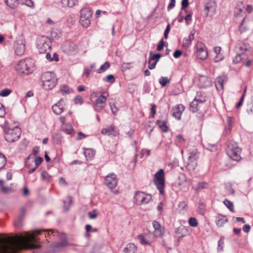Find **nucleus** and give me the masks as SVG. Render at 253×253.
I'll return each mask as SVG.
<instances>
[{"instance_id": "f257e3e1", "label": "nucleus", "mask_w": 253, "mask_h": 253, "mask_svg": "<svg viewBox=\"0 0 253 253\" xmlns=\"http://www.w3.org/2000/svg\"><path fill=\"white\" fill-rule=\"evenodd\" d=\"M37 239L27 233L25 236H17L14 242L8 238L0 240V253H16L22 249H38L41 248L36 244Z\"/></svg>"}, {"instance_id": "f03ea898", "label": "nucleus", "mask_w": 253, "mask_h": 253, "mask_svg": "<svg viewBox=\"0 0 253 253\" xmlns=\"http://www.w3.org/2000/svg\"><path fill=\"white\" fill-rule=\"evenodd\" d=\"M41 79L42 83V86L45 90L52 89L55 86L57 83V79L55 74L50 72L42 73Z\"/></svg>"}, {"instance_id": "7ed1b4c3", "label": "nucleus", "mask_w": 253, "mask_h": 253, "mask_svg": "<svg viewBox=\"0 0 253 253\" xmlns=\"http://www.w3.org/2000/svg\"><path fill=\"white\" fill-rule=\"evenodd\" d=\"M33 64V61L31 58H26L19 61L15 68L19 74L28 75L32 72Z\"/></svg>"}, {"instance_id": "20e7f679", "label": "nucleus", "mask_w": 253, "mask_h": 253, "mask_svg": "<svg viewBox=\"0 0 253 253\" xmlns=\"http://www.w3.org/2000/svg\"><path fill=\"white\" fill-rule=\"evenodd\" d=\"M241 151L236 143L231 142L228 145L226 153L231 159L238 162L241 159Z\"/></svg>"}, {"instance_id": "39448f33", "label": "nucleus", "mask_w": 253, "mask_h": 253, "mask_svg": "<svg viewBox=\"0 0 253 253\" xmlns=\"http://www.w3.org/2000/svg\"><path fill=\"white\" fill-rule=\"evenodd\" d=\"M154 182L157 188L159 190L161 195L165 194L164 188L165 186V173L163 169H160L154 175Z\"/></svg>"}, {"instance_id": "423d86ee", "label": "nucleus", "mask_w": 253, "mask_h": 253, "mask_svg": "<svg viewBox=\"0 0 253 253\" xmlns=\"http://www.w3.org/2000/svg\"><path fill=\"white\" fill-rule=\"evenodd\" d=\"M93 12L89 8H84L81 10L80 22L82 26L87 28L90 24Z\"/></svg>"}, {"instance_id": "0eeeda50", "label": "nucleus", "mask_w": 253, "mask_h": 253, "mask_svg": "<svg viewBox=\"0 0 253 253\" xmlns=\"http://www.w3.org/2000/svg\"><path fill=\"white\" fill-rule=\"evenodd\" d=\"M21 130L18 127H15L12 129H8L5 130L4 137L5 140L9 142H13L17 141L20 137Z\"/></svg>"}, {"instance_id": "6e6552de", "label": "nucleus", "mask_w": 253, "mask_h": 253, "mask_svg": "<svg viewBox=\"0 0 253 253\" xmlns=\"http://www.w3.org/2000/svg\"><path fill=\"white\" fill-rule=\"evenodd\" d=\"M61 241L51 243L49 248L50 251L53 253L59 252L62 251L68 245V240L65 235H62L60 237Z\"/></svg>"}, {"instance_id": "1a4fd4ad", "label": "nucleus", "mask_w": 253, "mask_h": 253, "mask_svg": "<svg viewBox=\"0 0 253 253\" xmlns=\"http://www.w3.org/2000/svg\"><path fill=\"white\" fill-rule=\"evenodd\" d=\"M134 200L138 205H146L152 200V196L143 192L136 191L134 194Z\"/></svg>"}, {"instance_id": "9d476101", "label": "nucleus", "mask_w": 253, "mask_h": 253, "mask_svg": "<svg viewBox=\"0 0 253 253\" xmlns=\"http://www.w3.org/2000/svg\"><path fill=\"white\" fill-rule=\"evenodd\" d=\"M37 47L40 53H43L50 50L51 44L45 37H42L37 41Z\"/></svg>"}, {"instance_id": "9b49d317", "label": "nucleus", "mask_w": 253, "mask_h": 253, "mask_svg": "<svg viewBox=\"0 0 253 253\" xmlns=\"http://www.w3.org/2000/svg\"><path fill=\"white\" fill-rule=\"evenodd\" d=\"M197 57L201 60L207 59L208 56V49L204 43L198 42L196 44Z\"/></svg>"}, {"instance_id": "f8f14e48", "label": "nucleus", "mask_w": 253, "mask_h": 253, "mask_svg": "<svg viewBox=\"0 0 253 253\" xmlns=\"http://www.w3.org/2000/svg\"><path fill=\"white\" fill-rule=\"evenodd\" d=\"M199 158V153L197 149L193 150L190 153L188 157V162L187 164V169L190 170H193L197 167V160Z\"/></svg>"}, {"instance_id": "ddd939ff", "label": "nucleus", "mask_w": 253, "mask_h": 253, "mask_svg": "<svg viewBox=\"0 0 253 253\" xmlns=\"http://www.w3.org/2000/svg\"><path fill=\"white\" fill-rule=\"evenodd\" d=\"M15 53L17 55H22L25 50L24 40L23 38L19 37L16 40L14 44Z\"/></svg>"}, {"instance_id": "4468645a", "label": "nucleus", "mask_w": 253, "mask_h": 253, "mask_svg": "<svg viewBox=\"0 0 253 253\" xmlns=\"http://www.w3.org/2000/svg\"><path fill=\"white\" fill-rule=\"evenodd\" d=\"M106 185L110 189H114L118 183V179L114 173L107 175L105 179Z\"/></svg>"}, {"instance_id": "2eb2a0df", "label": "nucleus", "mask_w": 253, "mask_h": 253, "mask_svg": "<svg viewBox=\"0 0 253 253\" xmlns=\"http://www.w3.org/2000/svg\"><path fill=\"white\" fill-rule=\"evenodd\" d=\"M105 92L102 93L98 98L96 100L94 104V110L98 112L102 109L104 107V104L106 103L107 98L105 96Z\"/></svg>"}, {"instance_id": "dca6fc26", "label": "nucleus", "mask_w": 253, "mask_h": 253, "mask_svg": "<svg viewBox=\"0 0 253 253\" xmlns=\"http://www.w3.org/2000/svg\"><path fill=\"white\" fill-rule=\"evenodd\" d=\"M198 85L201 88H207L211 86V82L207 76L200 75L199 77Z\"/></svg>"}, {"instance_id": "f3484780", "label": "nucleus", "mask_w": 253, "mask_h": 253, "mask_svg": "<svg viewBox=\"0 0 253 253\" xmlns=\"http://www.w3.org/2000/svg\"><path fill=\"white\" fill-rule=\"evenodd\" d=\"M185 109V107L182 104H178L172 108V116L177 120H180L182 113Z\"/></svg>"}, {"instance_id": "a211bd4d", "label": "nucleus", "mask_w": 253, "mask_h": 253, "mask_svg": "<svg viewBox=\"0 0 253 253\" xmlns=\"http://www.w3.org/2000/svg\"><path fill=\"white\" fill-rule=\"evenodd\" d=\"M53 112L57 115L61 114L64 110V100L61 99L59 101L52 106Z\"/></svg>"}, {"instance_id": "6ab92c4d", "label": "nucleus", "mask_w": 253, "mask_h": 253, "mask_svg": "<svg viewBox=\"0 0 253 253\" xmlns=\"http://www.w3.org/2000/svg\"><path fill=\"white\" fill-rule=\"evenodd\" d=\"M216 3L214 1L210 0L207 2L205 7V11L207 15H208L209 13L214 14L215 12Z\"/></svg>"}, {"instance_id": "aec40b11", "label": "nucleus", "mask_w": 253, "mask_h": 253, "mask_svg": "<svg viewBox=\"0 0 253 253\" xmlns=\"http://www.w3.org/2000/svg\"><path fill=\"white\" fill-rule=\"evenodd\" d=\"M152 224L154 228V234L155 236H161L164 233V231L159 222L157 221H154Z\"/></svg>"}, {"instance_id": "412c9836", "label": "nucleus", "mask_w": 253, "mask_h": 253, "mask_svg": "<svg viewBox=\"0 0 253 253\" xmlns=\"http://www.w3.org/2000/svg\"><path fill=\"white\" fill-rule=\"evenodd\" d=\"M228 221V219L225 216L218 214L216 217L215 223L217 226L218 227H222L223 225L227 223Z\"/></svg>"}, {"instance_id": "4be33fe9", "label": "nucleus", "mask_w": 253, "mask_h": 253, "mask_svg": "<svg viewBox=\"0 0 253 253\" xmlns=\"http://www.w3.org/2000/svg\"><path fill=\"white\" fill-rule=\"evenodd\" d=\"M137 247L133 243H129L124 248L123 252L125 253H136Z\"/></svg>"}, {"instance_id": "5701e85b", "label": "nucleus", "mask_w": 253, "mask_h": 253, "mask_svg": "<svg viewBox=\"0 0 253 253\" xmlns=\"http://www.w3.org/2000/svg\"><path fill=\"white\" fill-rule=\"evenodd\" d=\"M197 98H194L193 101L190 104V111L192 112L193 113L197 112L200 108V104L202 103L199 102L198 100H197Z\"/></svg>"}, {"instance_id": "b1692460", "label": "nucleus", "mask_w": 253, "mask_h": 253, "mask_svg": "<svg viewBox=\"0 0 253 253\" xmlns=\"http://www.w3.org/2000/svg\"><path fill=\"white\" fill-rule=\"evenodd\" d=\"M63 7H73L78 4V0H61Z\"/></svg>"}, {"instance_id": "393cba45", "label": "nucleus", "mask_w": 253, "mask_h": 253, "mask_svg": "<svg viewBox=\"0 0 253 253\" xmlns=\"http://www.w3.org/2000/svg\"><path fill=\"white\" fill-rule=\"evenodd\" d=\"M249 47V45L246 43L238 44L236 46V49L238 51V53H241V54L245 55V52L247 51Z\"/></svg>"}, {"instance_id": "a878e982", "label": "nucleus", "mask_w": 253, "mask_h": 253, "mask_svg": "<svg viewBox=\"0 0 253 253\" xmlns=\"http://www.w3.org/2000/svg\"><path fill=\"white\" fill-rule=\"evenodd\" d=\"M101 133L103 134L114 136H115L116 134V132L115 131L113 126H109L106 128H103L101 130Z\"/></svg>"}, {"instance_id": "bb28decb", "label": "nucleus", "mask_w": 253, "mask_h": 253, "mask_svg": "<svg viewBox=\"0 0 253 253\" xmlns=\"http://www.w3.org/2000/svg\"><path fill=\"white\" fill-rule=\"evenodd\" d=\"M84 153L86 159L88 161L93 158L95 152L92 149H85Z\"/></svg>"}, {"instance_id": "cd10ccee", "label": "nucleus", "mask_w": 253, "mask_h": 253, "mask_svg": "<svg viewBox=\"0 0 253 253\" xmlns=\"http://www.w3.org/2000/svg\"><path fill=\"white\" fill-rule=\"evenodd\" d=\"M63 131L66 134L71 135V136L74 135L75 134V131L73 128V126L71 124H65L62 127Z\"/></svg>"}, {"instance_id": "c85d7f7f", "label": "nucleus", "mask_w": 253, "mask_h": 253, "mask_svg": "<svg viewBox=\"0 0 253 253\" xmlns=\"http://www.w3.org/2000/svg\"><path fill=\"white\" fill-rule=\"evenodd\" d=\"M224 79L222 77H218L215 81V85L218 90H221L223 88Z\"/></svg>"}, {"instance_id": "c756f323", "label": "nucleus", "mask_w": 253, "mask_h": 253, "mask_svg": "<svg viewBox=\"0 0 253 253\" xmlns=\"http://www.w3.org/2000/svg\"><path fill=\"white\" fill-rule=\"evenodd\" d=\"M195 98H197V100L202 104L207 101V97L205 95V93L202 91H198Z\"/></svg>"}, {"instance_id": "7c9ffc66", "label": "nucleus", "mask_w": 253, "mask_h": 253, "mask_svg": "<svg viewBox=\"0 0 253 253\" xmlns=\"http://www.w3.org/2000/svg\"><path fill=\"white\" fill-rule=\"evenodd\" d=\"M213 50L216 54V56L214 58V61L215 62H218V61L222 60L223 58V56L220 55V52L221 50V48L219 46H216V47H214Z\"/></svg>"}, {"instance_id": "2f4dec72", "label": "nucleus", "mask_w": 253, "mask_h": 253, "mask_svg": "<svg viewBox=\"0 0 253 253\" xmlns=\"http://www.w3.org/2000/svg\"><path fill=\"white\" fill-rule=\"evenodd\" d=\"M156 123L163 132H166L168 131V127L166 125V121L157 120Z\"/></svg>"}, {"instance_id": "473e14b6", "label": "nucleus", "mask_w": 253, "mask_h": 253, "mask_svg": "<svg viewBox=\"0 0 253 253\" xmlns=\"http://www.w3.org/2000/svg\"><path fill=\"white\" fill-rule=\"evenodd\" d=\"M61 36V33L57 29L53 30L50 33V37L52 40H57Z\"/></svg>"}, {"instance_id": "72a5a7b5", "label": "nucleus", "mask_w": 253, "mask_h": 253, "mask_svg": "<svg viewBox=\"0 0 253 253\" xmlns=\"http://www.w3.org/2000/svg\"><path fill=\"white\" fill-rule=\"evenodd\" d=\"M5 4L11 8L16 7L19 4L18 0H5Z\"/></svg>"}, {"instance_id": "f704fd0d", "label": "nucleus", "mask_w": 253, "mask_h": 253, "mask_svg": "<svg viewBox=\"0 0 253 253\" xmlns=\"http://www.w3.org/2000/svg\"><path fill=\"white\" fill-rule=\"evenodd\" d=\"M46 53V54L45 57L49 61H58L59 60L58 55L57 53H54L53 57H51V54L49 53V51H47Z\"/></svg>"}, {"instance_id": "c9c22d12", "label": "nucleus", "mask_w": 253, "mask_h": 253, "mask_svg": "<svg viewBox=\"0 0 253 253\" xmlns=\"http://www.w3.org/2000/svg\"><path fill=\"white\" fill-rule=\"evenodd\" d=\"M224 204L226 206V207L232 212H235L234 205L232 202L230 201L227 199H225L223 201Z\"/></svg>"}, {"instance_id": "e433bc0d", "label": "nucleus", "mask_w": 253, "mask_h": 253, "mask_svg": "<svg viewBox=\"0 0 253 253\" xmlns=\"http://www.w3.org/2000/svg\"><path fill=\"white\" fill-rule=\"evenodd\" d=\"M110 67V63L108 61H106V62H105L104 64H103V65H102L100 66V68L99 69H98L97 73H102L103 72H104L107 69L109 68Z\"/></svg>"}, {"instance_id": "4c0bfd02", "label": "nucleus", "mask_w": 253, "mask_h": 253, "mask_svg": "<svg viewBox=\"0 0 253 253\" xmlns=\"http://www.w3.org/2000/svg\"><path fill=\"white\" fill-rule=\"evenodd\" d=\"M170 80L167 77H162L159 79V82L163 87H164L170 82Z\"/></svg>"}, {"instance_id": "58836bf2", "label": "nucleus", "mask_w": 253, "mask_h": 253, "mask_svg": "<svg viewBox=\"0 0 253 253\" xmlns=\"http://www.w3.org/2000/svg\"><path fill=\"white\" fill-rule=\"evenodd\" d=\"M244 55L241 53H237L236 56L233 58V61L235 64L239 63L244 58Z\"/></svg>"}, {"instance_id": "ea45409f", "label": "nucleus", "mask_w": 253, "mask_h": 253, "mask_svg": "<svg viewBox=\"0 0 253 253\" xmlns=\"http://www.w3.org/2000/svg\"><path fill=\"white\" fill-rule=\"evenodd\" d=\"M189 224L190 226L195 227L198 226V222L197 219L193 217L189 218L188 221Z\"/></svg>"}, {"instance_id": "a19ab883", "label": "nucleus", "mask_w": 253, "mask_h": 253, "mask_svg": "<svg viewBox=\"0 0 253 253\" xmlns=\"http://www.w3.org/2000/svg\"><path fill=\"white\" fill-rule=\"evenodd\" d=\"M186 139L184 138L183 135L181 134H178L176 136L175 142L177 144H182L185 143Z\"/></svg>"}, {"instance_id": "79ce46f5", "label": "nucleus", "mask_w": 253, "mask_h": 253, "mask_svg": "<svg viewBox=\"0 0 253 253\" xmlns=\"http://www.w3.org/2000/svg\"><path fill=\"white\" fill-rule=\"evenodd\" d=\"M6 159L4 155L0 153V169H2L5 165Z\"/></svg>"}, {"instance_id": "37998d69", "label": "nucleus", "mask_w": 253, "mask_h": 253, "mask_svg": "<svg viewBox=\"0 0 253 253\" xmlns=\"http://www.w3.org/2000/svg\"><path fill=\"white\" fill-rule=\"evenodd\" d=\"M225 190L228 194H233L235 192L231 184L228 183L225 185Z\"/></svg>"}, {"instance_id": "c03bdc74", "label": "nucleus", "mask_w": 253, "mask_h": 253, "mask_svg": "<svg viewBox=\"0 0 253 253\" xmlns=\"http://www.w3.org/2000/svg\"><path fill=\"white\" fill-rule=\"evenodd\" d=\"M50 178L51 176L46 171H43L41 173V179L42 180L49 181Z\"/></svg>"}, {"instance_id": "a18cd8bd", "label": "nucleus", "mask_w": 253, "mask_h": 253, "mask_svg": "<svg viewBox=\"0 0 253 253\" xmlns=\"http://www.w3.org/2000/svg\"><path fill=\"white\" fill-rule=\"evenodd\" d=\"M245 20H246L245 18L243 19L239 27V30L241 33L245 32L248 29V27L244 25V22H245Z\"/></svg>"}, {"instance_id": "49530a36", "label": "nucleus", "mask_w": 253, "mask_h": 253, "mask_svg": "<svg viewBox=\"0 0 253 253\" xmlns=\"http://www.w3.org/2000/svg\"><path fill=\"white\" fill-rule=\"evenodd\" d=\"M192 12H189L185 17L184 19L187 25H189L192 21Z\"/></svg>"}, {"instance_id": "de8ad7c7", "label": "nucleus", "mask_w": 253, "mask_h": 253, "mask_svg": "<svg viewBox=\"0 0 253 253\" xmlns=\"http://www.w3.org/2000/svg\"><path fill=\"white\" fill-rule=\"evenodd\" d=\"M224 237L221 236V237L218 242L217 250L218 251H222L223 250L224 244Z\"/></svg>"}, {"instance_id": "09e8293b", "label": "nucleus", "mask_w": 253, "mask_h": 253, "mask_svg": "<svg viewBox=\"0 0 253 253\" xmlns=\"http://www.w3.org/2000/svg\"><path fill=\"white\" fill-rule=\"evenodd\" d=\"M162 57V54L161 53H156L154 54L152 57L148 58L149 60H153L156 62H158L160 58Z\"/></svg>"}, {"instance_id": "8fccbe9b", "label": "nucleus", "mask_w": 253, "mask_h": 253, "mask_svg": "<svg viewBox=\"0 0 253 253\" xmlns=\"http://www.w3.org/2000/svg\"><path fill=\"white\" fill-rule=\"evenodd\" d=\"M137 238L139 240L140 243L142 245H148L149 244L148 241L145 240L143 235H138Z\"/></svg>"}, {"instance_id": "3c124183", "label": "nucleus", "mask_w": 253, "mask_h": 253, "mask_svg": "<svg viewBox=\"0 0 253 253\" xmlns=\"http://www.w3.org/2000/svg\"><path fill=\"white\" fill-rule=\"evenodd\" d=\"M189 0H182L181 1V10H184L185 12H188L187 10L185 9L189 5Z\"/></svg>"}, {"instance_id": "603ef678", "label": "nucleus", "mask_w": 253, "mask_h": 253, "mask_svg": "<svg viewBox=\"0 0 253 253\" xmlns=\"http://www.w3.org/2000/svg\"><path fill=\"white\" fill-rule=\"evenodd\" d=\"M104 80L106 82L113 84L115 82V79L113 75H109L106 76V78Z\"/></svg>"}, {"instance_id": "864d4df0", "label": "nucleus", "mask_w": 253, "mask_h": 253, "mask_svg": "<svg viewBox=\"0 0 253 253\" xmlns=\"http://www.w3.org/2000/svg\"><path fill=\"white\" fill-rule=\"evenodd\" d=\"M207 183L205 182H199L197 184V186L196 188L197 192H199L202 189H205L206 187Z\"/></svg>"}, {"instance_id": "5fc2aeb1", "label": "nucleus", "mask_w": 253, "mask_h": 253, "mask_svg": "<svg viewBox=\"0 0 253 253\" xmlns=\"http://www.w3.org/2000/svg\"><path fill=\"white\" fill-rule=\"evenodd\" d=\"M11 92V90L9 89H4L0 91V96L5 97L8 96Z\"/></svg>"}, {"instance_id": "6e6d98bb", "label": "nucleus", "mask_w": 253, "mask_h": 253, "mask_svg": "<svg viewBox=\"0 0 253 253\" xmlns=\"http://www.w3.org/2000/svg\"><path fill=\"white\" fill-rule=\"evenodd\" d=\"M165 45V43L163 39H161L157 46L156 50L158 51L162 50Z\"/></svg>"}, {"instance_id": "4d7b16f0", "label": "nucleus", "mask_w": 253, "mask_h": 253, "mask_svg": "<svg viewBox=\"0 0 253 253\" xmlns=\"http://www.w3.org/2000/svg\"><path fill=\"white\" fill-rule=\"evenodd\" d=\"M60 90L62 92V94L64 95L65 94L69 93L70 92V89H69L68 86L66 85L61 86L60 87Z\"/></svg>"}, {"instance_id": "13d9d810", "label": "nucleus", "mask_w": 253, "mask_h": 253, "mask_svg": "<svg viewBox=\"0 0 253 253\" xmlns=\"http://www.w3.org/2000/svg\"><path fill=\"white\" fill-rule=\"evenodd\" d=\"M245 92H246V90H245L244 93L242 94V96L241 97V98L240 99V100L237 103L236 106V108L238 109L242 105V104H243V101L244 99Z\"/></svg>"}, {"instance_id": "bf43d9fd", "label": "nucleus", "mask_w": 253, "mask_h": 253, "mask_svg": "<svg viewBox=\"0 0 253 253\" xmlns=\"http://www.w3.org/2000/svg\"><path fill=\"white\" fill-rule=\"evenodd\" d=\"M43 161V159L41 157H37L35 160V163L36 168H38Z\"/></svg>"}, {"instance_id": "052dcab7", "label": "nucleus", "mask_w": 253, "mask_h": 253, "mask_svg": "<svg viewBox=\"0 0 253 253\" xmlns=\"http://www.w3.org/2000/svg\"><path fill=\"white\" fill-rule=\"evenodd\" d=\"M22 4H24L30 7H33L34 6V2L31 0H24Z\"/></svg>"}, {"instance_id": "680f3d73", "label": "nucleus", "mask_w": 253, "mask_h": 253, "mask_svg": "<svg viewBox=\"0 0 253 253\" xmlns=\"http://www.w3.org/2000/svg\"><path fill=\"white\" fill-rule=\"evenodd\" d=\"M5 114V109L2 104L0 103V118H3Z\"/></svg>"}, {"instance_id": "e2e57ef3", "label": "nucleus", "mask_w": 253, "mask_h": 253, "mask_svg": "<svg viewBox=\"0 0 253 253\" xmlns=\"http://www.w3.org/2000/svg\"><path fill=\"white\" fill-rule=\"evenodd\" d=\"M175 0H170V2L167 7L168 10H169L175 7Z\"/></svg>"}, {"instance_id": "0e129e2a", "label": "nucleus", "mask_w": 253, "mask_h": 253, "mask_svg": "<svg viewBox=\"0 0 253 253\" xmlns=\"http://www.w3.org/2000/svg\"><path fill=\"white\" fill-rule=\"evenodd\" d=\"M83 97L80 95H78L75 98V102L76 104L79 103L80 104H82L83 103Z\"/></svg>"}, {"instance_id": "69168bd1", "label": "nucleus", "mask_w": 253, "mask_h": 253, "mask_svg": "<svg viewBox=\"0 0 253 253\" xmlns=\"http://www.w3.org/2000/svg\"><path fill=\"white\" fill-rule=\"evenodd\" d=\"M170 30V25L168 24L164 32V37L165 39H168V34L169 33Z\"/></svg>"}, {"instance_id": "338daca9", "label": "nucleus", "mask_w": 253, "mask_h": 253, "mask_svg": "<svg viewBox=\"0 0 253 253\" xmlns=\"http://www.w3.org/2000/svg\"><path fill=\"white\" fill-rule=\"evenodd\" d=\"M151 60H148V64H149L148 69L149 70H152V69H154L155 68L156 64L157 63L155 61H154L153 62L151 63Z\"/></svg>"}, {"instance_id": "774afa93", "label": "nucleus", "mask_w": 253, "mask_h": 253, "mask_svg": "<svg viewBox=\"0 0 253 253\" xmlns=\"http://www.w3.org/2000/svg\"><path fill=\"white\" fill-rule=\"evenodd\" d=\"M247 112L249 115H253V104L248 106L247 109Z\"/></svg>"}]
</instances>
